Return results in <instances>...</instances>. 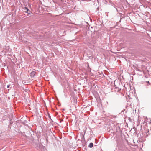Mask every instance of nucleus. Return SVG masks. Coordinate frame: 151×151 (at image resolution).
<instances>
[{"label":"nucleus","mask_w":151,"mask_h":151,"mask_svg":"<svg viewBox=\"0 0 151 151\" xmlns=\"http://www.w3.org/2000/svg\"><path fill=\"white\" fill-rule=\"evenodd\" d=\"M36 72L35 71H32L30 73V76L31 77H33L36 74Z\"/></svg>","instance_id":"obj_1"},{"label":"nucleus","mask_w":151,"mask_h":151,"mask_svg":"<svg viewBox=\"0 0 151 151\" xmlns=\"http://www.w3.org/2000/svg\"><path fill=\"white\" fill-rule=\"evenodd\" d=\"M93 144L92 143H90L89 145V147L91 148L93 147Z\"/></svg>","instance_id":"obj_2"},{"label":"nucleus","mask_w":151,"mask_h":151,"mask_svg":"<svg viewBox=\"0 0 151 151\" xmlns=\"http://www.w3.org/2000/svg\"><path fill=\"white\" fill-rule=\"evenodd\" d=\"M24 9L26 10L25 12H27L29 10V9L27 7H25Z\"/></svg>","instance_id":"obj_3"},{"label":"nucleus","mask_w":151,"mask_h":151,"mask_svg":"<svg viewBox=\"0 0 151 151\" xmlns=\"http://www.w3.org/2000/svg\"><path fill=\"white\" fill-rule=\"evenodd\" d=\"M147 83H149V81H148V82L147 81Z\"/></svg>","instance_id":"obj_4"}]
</instances>
